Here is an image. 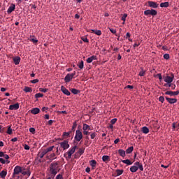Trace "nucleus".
Masks as SVG:
<instances>
[{
  "label": "nucleus",
  "instance_id": "6",
  "mask_svg": "<svg viewBox=\"0 0 179 179\" xmlns=\"http://www.w3.org/2000/svg\"><path fill=\"white\" fill-rule=\"evenodd\" d=\"M145 16H149V15H151V16H156L157 15V11L155 9L151 10H146L144 11Z\"/></svg>",
  "mask_w": 179,
  "mask_h": 179
},
{
  "label": "nucleus",
  "instance_id": "49",
  "mask_svg": "<svg viewBox=\"0 0 179 179\" xmlns=\"http://www.w3.org/2000/svg\"><path fill=\"white\" fill-rule=\"evenodd\" d=\"M63 136H64V138H68V137H69L71 136L69 135V133L64 132V133H63Z\"/></svg>",
  "mask_w": 179,
  "mask_h": 179
},
{
  "label": "nucleus",
  "instance_id": "55",
  "mask_svg": "<svg viewBox=\"0 0 179 179\" xmlns=\"http://www.w3.org/2000/svg\"><path fill=\"white\" fill-rule=\"evenodd\" d=\"M176 125H177V123L176 122H173L172 124V129H173V130L176 129V128H177Z\"/></svg>",
  "mask_w": 179,
  "mask_h": 179
},
{
  "label": "nucleus",
  "instance_id": "5",
  "mask_svg": "<svg viewBox=\"0 0 179 179\" xmlns=\"http://www.w3.org/2000/svg\"><path fill=\"white\" fill-rule=\"evenodd\" d=\"M74 138L77 142H80V141L83 139V134H82V131H80V130L78 129L76 131V136Z\"/></svg>",
  "mask_w": 179,
  "mask_h": 179
},
{
  "label": "nucleus",
  "instance_id": "51",
  "mask_svg": "<svg viewBox=\"0 0 179 179\" xmlns=\"http://www.w3.org/2000/svg\"><path fill=\"white\" fill-rule=\"evenodd\" d=\"M115 122H117V118H114L110 120V124H112V125H114Z\"/></svg>",
  "mask_w": 179,
  "mask_h": 179
},
{
  "label": "nucleus",
  "instance_id": "14",
  "mask_svg": "<svg viewBox=\"0 0 179 179\" xmlns=\"http://www.w3.org/2000/svg\"><path fill=\"white\" fill-rule=\"evenodd\" d=\"M166 100L169 103V104H174L175 103H177V99H173L169 97H166Z\"/></svg>",
  "mask_w": 179,
  "mask_h": 179
},
{
  "label": "nucleus",
  "instance_id": "23",
  "mask_svg": "<svg viewBox=\"0 0 179 179\" xmlns=\"http://www.w3.org/2000/svg\"><path fill=\"white\" fill-rule=\"evenodd\" d=\"M83 153H85V149L80 148L78 152L75 154V156H76V155H79V157H80L82 155H83Z\"/></svg>",
  "mask_w": 179,
  "mask_h": 179
},
{
  "label": "nucleus",
  "instance_id": "24",
  "mask_svg": "<svg viewBox=\"0 0 179 179\" xmlns=\"http://www.w3.org/2000/svg\"><path fill=\"white\" fill-rule=\"evenodd\" d=\"M71 93H73V94H79V93H80V90H78L77 89L75 88H72L71 90Z\"/></svg>",
  "mask_w": 179,
  "mask_h": 179
},
{
  "label": "nucleus",
  "instance_id": "43",
  "mask_svg": "<svg viewBox=\"0 0 179 179\" xmlns=\"http://www.w3.org/2000/svg\"><path fill=\"white\" fill-rule=\"evenodd\" d=\"M7 134L8 135H12V134H13L12 128L10 127V126H9L8 128Z\"/></svg>",
  "mask_w": 179,
  "mask_h": 179
},
{
  "label": "nucleus",
  "instance_id": "11",
  "mask_svg": "<svg viewBox=\"0 0 179 179\" xmlns=\"http://www.w3.org/2000/svg\"><path fill=\"white\" fill-rule=\"evenodd\" d=\"M165 94H168L169 96H178L179 91L173 92V91H167L165 92Z\"/></svg>",
  "mask_w": 179,
  "mask_h": 179
},
{
  "label": "nucleus",
  "instance_id": "9",
  "mask_svg": "<svg viewBox=\"0 0 179 179\" xmlns=\"http://www.w3.org/2000/svg\"><path fill=\"white\" fill-rule=\"evenodd\" d=\"M61 91L62 92V93H64V94H66V96H71V92H69L68 89L64 87V85L61 86Z\"/></svg>",
  "mask_w": 179,
  "mask_h": 179
},
{
  "label": "nucleus",
  "instance_id": "62",
  "mask_svg": "<svg viewBox=\"0 0 179 179\" xmlns=\"http://www.w3.org/2000/svg\"><path fill=\"white\" fill-rule=\"evenodd\" d=\"M120 142V138H117L114 141V143L115 145H117V143H118Z\"/></svg>",
  "mask_w": 179,
  "mask_h": 179
},
{
  "label": "nucleus",
  "instance_id": "2",
  "mask_svg": "<svg viewBox=\"0 0 179 179\" xmlns=\"http://www.w3.org/2000/svg\"><path fill=\"white\" fill-rule=\"evenodd\" d=\"M76 148H78L76 145L73 146L72 148H70L68 152L64 154V157L66 159V160H69L72 157V155L73 153H75L76 150Z\"/></svg>",
  "mask_w": 179,
  "mask_h": 179
},
{
  "label": "nucleus",
  "instance_id": "60",
  "mask_svg": "<svg viewBox=\"0 0 179 179\" xmlns=\"http://www.w3.org/2000/svg\"><path fill=\"white\" fill-rule=\"evenodd\" d=\"M0 163H2V164H5L6 162H5V159H3V158H0Z\"/></svg>",
  "mask_w": 179,
  "mask_h": 179
},
{
  "label": "nucleus",
  "instance_id": "16",
  "mask_svg": "<svg viewBox=\"0 0 179 179\" xmlns=\"http://www.w3.org/2000/svg\"><path fill=\"white\" fill-rule=\"evenodd\" d=\"M20 60H21V59H20V57H19V56L15 57L13 59V61L15 65H19V64H20Z\"/></svg>",
  "mask_w": 179,
  "mask_h": 179
},
{
  "label": "nucleus",
  "instance_id": "35",
  "mask_svg": "<svg viewBox=\"0 0 179 179\" xmlns=\"http://www.w3.org/2000/svg\"><path fill=\"white\" fill-rule=\"evenodd\" d=\"M77 127H78V123H76V122H74L73 123L71 131H73V132H75V129H76Z\"/></svg>",
  "mask_w": 179,
  "mask_h": 179
},
{
  "label": "nucleus",
  "instance_id": "1",
  "mask_svg": "<svg viewBox=\"0 0 179 179\" xmlns=\"http://www.w3.org/2000/svg\"><path fill=\"white\" fill-rule=\"evenodd\" d=\"M56 166H58V162L52 163L50 164V174L49 175V177H51L52 179L55 178V176H57Z\"/></svg>",
  "mask_w": 179,
  "mask_h": 179
},
{
  "label": "nucleus",
  "instance_id": "52",
  "mask_svg": "<svg viewBox=\"0 0 179 179\" xmlns=\"http://www.w3.org/2000/svg\"><path fill=\"white\" fill-rule=\"evenodd\" d=\"M24 149H25V150H30V146L25 144L24 146Z\"/></svg>",
  "mask_w": 179,
  "mask_h": 179
},
{
  "label": "nucleus",
  "instance_id": "17",
  "mask_svg": "<svg viewBox=\"0 0 179 179\" xmlns=\"http://www.w3.org/2000/svg\"><path fill=\"white\" fill-rule=\"evenodd\" d=\"M31 114H34V115H36V114H38V113H40V108H34L31 110Z\"/></svg>",
  "mask_w": 179,
  "mask_h": 179
},
{
  "label": "nucleus",
  "instance_id": "19",
  "mask_svg": "<svg viewBox=\"0 0 179 179\" xmlns=\"http://www.w3.org/2000/svg\"><path fill=\"white\" fill-rule=\"evenodd\" d=\"M92 33H94V34H96V36H101V31L97 30V29H92Z\"/></svg>",
  "mask_w": 179,
  "mask_h": 179
},
{
  "label": "nucleus",
  "instance_id": "21",
  "mask_svg": "<svg viewBox=\"0 0 179 179\" xmlns=\"http://www.w3.org/2000/svg\"><path fill=\"white\" fill-rule=\"evenodd\" d=\"M118 153L120 155V156H121L122 157H125L126 155H125V150L120 149L118 150Z\"/></svg>",
  "mask_w": 179,
  "mask_h": 179
},
{
  "label": "nucleus",
  "instance_id": "15",
  "mask_svg": "<svg viewBox=\"0 0 179 179\" xmlns=\"http://www.w3.org/2000/svg\"><path fill=\"white\" fill-rule=\"evenodd\" d=\"M19 107H20L19 103H17L13 105H10L9 110H19Z\"/></svg>",
  "mask_w": 179,
  "mask_h": 179
},
{
  "label": "nucleus",
  "instance_id": "25",
  "mask_svg": "<svg viewBox=\"0 0 179 179\" xmlns=\"http://www.w3.org/2000/svg\"><path fill=\"white\" fill-rule=\"evenodd\" d=\"M6 174H8V172L3 170L1 172H0V177H1L2 178H5V177H6Z\"/></svg>",
  "mask_w": 179,
  "mask_h": 179
},
{
  "label": "nucleus",
  "instance_id": "30",
  "mask_svg": "<svg viewBox=\"0 0 179 179\" xmlns=\"http://www.w3.org/2000/svg\"><path fill=\"white\" fill-rule=\"evenodd\" d=\"M103 162H110V157L108 155H103L102 157Z\"/></svg>",
  "mask_w": 179,
  "mask_h": 179
},
{
  "label": "nucleus",
  "instance_id": "33",
  "mask_svg": "<svg viewBox=\"0 0 179 179\" xmlns=\"http://www.w3.org/2000/svg\"><path fill=\"white\" fill-rule=\"evenodd\" d=\"M21 173L22 174V176H28L29 177H30V174H31L30 171H23L22 170Z\"/></svg>",
  "mask_w": 179,
  "mask_h": 179
},
{
  "label": "nucleus",
  "instance_id": "39",
  "mask_svg": "<svg viewBox=\"0 0 179 179\" xmlns=\"http://www.w3.org/2000/svg\"><path fill=\"white\" fill-rule=\"evenodd\" d=\"M116 173H117V176H121L122 173H124V170L117 169Z\"/></svg>",
  "mask_w": 179,
  "mask_h": 179
},
{
  "label": "nucleus",
  "instance_id": "38",
  "mask_svg": "<svg viewBox=\"0 0 179 179\" xmlns=\"http://www.w3.org/2000/svg\"><path fill=\"white\" fill-rule=\"evenodd\" d=\"M138 75L140 76H143L144 75H146V71L142 69L141 71L139 72Z\"/></svg>",
  "mask_w": 179,
  "mask_h": 179
},
{
  "label": "nucleus",
  "instance_id": "41",
  "mask_svg": "<svg viewBox=\"0 0 179 179\" xmlns=\"http://www.w3.org/2000/svg\"><path fill=\"white\" fill-rule=\"evenodd\" d=\"M44 94H41V93H37L35 94V98L36 99H40V97H43Z\"/></svg>",
  "mask_w": 179,
  "mask_h": 179
},
{
  "label": "nucleus",
  "instance_id": "46",
  "mask_svg": "<svg viewBox=\"0 0 179 179\" xmlns=\"http://www.w3.org/2000/svg\"><path fill=\"white\" fill-rule=\"evenodd\" d=\"M29 132H31V134H33V135H34V134H36V129H34V127L29 128Z\"/></svg>",
  "mask_w": 179,
  "mask_h": 179
},
{
  "label": "nucleus",
  "instance_id": "64",
  "mask_svg": "<svg viewBox=\"0 0 179 179\" xmlns=\"http://www.w3.org/2000/svg\"><path fill=\"white\" fill-rule=\"evenodd\" d=\"M85 171H86V173H90V167H87L85 169Z\"/></svg>",
  "mask_w": 179,
  "mask_h": 179
},
{
  "label": "nucleus",
  "instance_id": "36",
  "mask_svg": "<svg viewBox=\"0 0 179 179\" xmlns=\"http://www.w3.org/2000/svg\"><path fill=\"white\" fill-rule=\"evenodd\" d=\"M48 156L51 159H53V160H55V159H57V155L54 152L51 153L50 155H48Z\"/></svg>",
  "mask_w": 179,
  "mask_h": 179
},
{
  "label": "nucleus",
  "instance_id": "48",
  "mask_svg": "<svg viewBox=\"0 0 179 179\" xmlns=\"http://www.w3.org/2000/svg\"><path fill=\"white\" fill-rule=\"evenodd\" d=\"M159 101H160L161 103H164V96H159Z\"/></svg>",
  "mask_w": 179,
  "mask_h": 179
},
{
  "label": "nucleus",
  "instance_id": "29",
  "mask_svg": "<svg viewBox=\"0 0 179 179\" xmlns=\"http://www.w3.org/2000/svg\"><path fill=\"white\" fill-rule=\"evenodd\" d=\"M122 162L124 164H127V166H131L132 164V162L129 159H124V160H122Z\"/></svg>",
  "mask_w": 179,
  "mask_h": 179
},
{
  "label": "nucleus",
  "instance_id": "37",
  "mask_svg": "<svg viewBox=\"0 0 179 179\" xmlns=\"http://www.w3.org/2000/svg\"><path fill=\"white\" fill-rule=\"evenodd\" d=\"M78 66L80 68V69H83V67L85 66L83 61H81L80 63H78Z\"/></svg>",
  "mask_w": 179,
  "mask_h": 179
},
{
  "label": "nucleus",
  "instance_id": "50",
  "mask_svg": "<svg viewBox=\"0 0 179 179\" xmlns=\"http://www.w3.org/2000/svg\"><path fill=\"white\" fill-rule=\"evenodd\" d=\"M164 59H170V55L169 54L164 55Z\"/></svg>",
  "mask_w": 179,
  "mask_h": 179
},
{
  "label": "nucleus",
  "instance_id": "8",
  "mask_svg": "<svg viewBox=\"0 0 179 179\" xmlns=\"http://www.w3.org/2000/svg\"><path fill=\"white\" fill-rule=\"evenodd\" d=\"M20 173H22V167H20V166H16L14 168V172H13V175L17 176V174H19Z\"/></svg>",
  "mask_w": 179,
  "mask_h": 179
},
{
  "label": "nucleus",
  "instance_id": "3",
  "mask_svg": "<svg viewBox=\"0 0 179 179\" xmlns=\"http://www.w3.org/2000/svg\"><path fill=\"white\" fill-rule=\"evenodd\" d=\"M75 75H76V71H74L72 73H68L64 78V82L66 83H69V82L75 78Z\"/></svg>",
  "mask_w": 179,
  "mask_h": 179
},
{
  "label": "nucleus",
  "instance_id": "44",
  "mask_svg": "<svg viewBox=\"0 0 179 179\" xmlns=\"http://www.w3.org/2000/svg\"><path fill=\"white\" fill-rule=\"evenodd\" d=\"M90 136H91V139H94V138L97 136V133L96 132L91 133Z\"/></svg>",
  "mask_w": 179,
  "mask_h": 179
},
{
  "label": "nucleus",
  "instance_id": "22",
  "mask_svg": "<svg viewBox=\"0 0 179 179\" xmlns=\"http://www.w3.org/2000/svg\"><path fill=\"white\" fill-rule=\"evenodd\" d=\"M130 171L131 173H136L138 171V166H132L130 167Z\"/></svg>",
  "mask_w": 179,
  "mask_h": 179
},
{
  "label": "nucleus",
  "instance_id": "59",
  "mask_svg": "<svg viewBox=\"0 0 179 179\" xmlns=\"http://www.w3.org/2000/svg\"><path fill=\"white\" fill-rule=\"evenodd\" d=\"M6 160H9V155L4 154L3 157Z\"/></svg>",
  "mask_w": 179,
  "mask_h": 179
},
{
  "label": "nucleus",
  "instance_id": "7",
  "mask_svg": "<svg viewBox=\"0 0 179 179\" xmlns=\"http://www.w3.org/2000/svg\"><path fill=\"white\" fill-rule=\"evenodd\" d=\"M59 145H60V148H62L63 150H66V149H69V143L66 140H64L63 142L59 143Z\"/></svg>",
  "mask_w": 179,
  "mask_h": 179
},
{
  "label": "nucleus",
  "instance_id": "58",
  "mask_svg": "<svg viewBox=\"0 0 179 179\" xmlns=\"http://www.w3.org/2000/svg\"><path fill=\"white\" fill-rule=\"evenodd\" d=\"M157 76H158V78L159 80H162L163 79V77L162 76V73L157 74Z\"/></svg>",
  "mask_w": 179,
  "mask_h": 179
},
{
  "label": "nucleus",
  "instance_id": "32",
  "mask_svg": "<svg viewBox=\"0 0 179 179\" xmlns=\"http://www.w3.org/2000/svg\"><path fill=\"white\" fill-rule=\"evenodd\" d=\"M90 163L92 167H96V164H97V162L94 159L90 161Z\"/></svg>",
  "mask_w": 179,
  "mask_h": 179
},
{
  "label": "nucleus",
  "instance_id": "56",
  "mask_svg": "<svg viewBox=\"0 0 179 179\" xmlns=\"http://www.w3.org/2000/svg\"><path fill=\"white\" fill-rule=\"evenodd\" d=\"M110 31L113 33V34H115L117 33V31L114 29H109Z\"/></svg>",
  "mask_w": 179,
  "mask_h": 179
},
{
  "label": "nucleus",
  "instance_id": "28",
  "mask_svg": "<svg viewBox=\"0 0 179 179\" xmlns=\"http://www.w3.org/2000/svg\"><path fill=\"white\" fill-rule=\"evenodd\" d=\"M169 2H164L160 3L161 8H169Z\"/></svg>",
  "mask_w": 179,
  "mask_h": 179
},
{
  "label": "nucleus",
  "instance_id": "47",
  "mask_svg": "<svg viewBox=\"0 0 179 179\" xmlns=\"http://www.w3.org/2000/svg\"><path fill=\"white\" fill-rule=\"evenodd\" d=\"M138 169L141 170V171H143V165L142 164H140L138 166Z\"/></svg>",
  "mask_w": 179,
  "mask_h": 179
},
{
  "label": "nucleus",
  "instance_id": "45",
  "mask_svg": "<svg viewBox=\"0 0 179 179\" xmlns=\"http://www.w3.org/2000/svg\"><path fill=\"white\" fill-rule=\"evenodd\" d=\"M39 92H42V93H47V92H48V89H47V88H40Z\"/></svg>",
  "mask_w": 179,
  "mask_h": 179
},
{
  "label": "nucleus",
  "instance_id": "10",
  "mask_svg": "<svg viewBox=\"0 0 179 179\" xmlns=\"http://www.w3.org/2000/svg\"><path fill=\"white\" fill-rule=\"evenodd\" d=\"M148 6H150V8H159V3L155 2V1H148Z\"/></svg>",
  "mask_w": 179,
  "mask_h": 179
},
{
  "label": "nucleus",
  "instance_id": "42",
  "mask_svg": "<svg viewBox=\"0 0 179 179\" xmlns=\"http://www.w3.org/2000/svg\"><path fill=\"white\" fill-rule=\"evenodd\" d=\"M128 17L127 14H124L121 18V20L124 21L123 24L125 23V20H127V17Z\"/></svg>",
  "mask_w": 179,
  "mask_h": 179
},
{
  "label": "nucleus",
  "instance_id": "63",
  "mask_svg": "<svg viewBox=\"0 0 179 179\" xmlns=\"http://www.w3.org/2000/svg\"><path fill=\"white\" fill-rule=\"evenodd\" d=\"M83 135H89V131L87 130H83Z\"/></svg>",
  "mask_w": 179,
  "mask_h": 179
},
{
  "label": "nucleus",
  "instance_id": "26",
  "mask_svg": "<svg viewBox=\"0 0 179 179\" xmlns=\"http://www.w3.org/2000/svg\"><path fill=\"white\" fill-rule=\"evenodd\" d=\"M134 152V146L129 147L126 150V153L129 155V153H132Z\"/></svg>",
  "mask_w": 179,
  "mask_h": 179
},
{
  "label": "nucleus",
  "instance_id": "54",
  "mask_svg": "<svg viewBox=\"0 0 179 179\" xmlns=\"http://www.w3.org/2000/svg\"><path fill=\"white\" fill-rule=\"evenodd\" d=\"M31 83H38V79H34L31 81Z\"/></svg>",
  "mask_w": 179,
  "mask_h": 179
},
{
  "label": "nucleus",
  "instance_id": "27",
  "mask_svg": "<svg viewBox=\"0 0 179 179\" xmlns=\"http://www.w3.org/2000/svg\"><path fill=\"white\" fill-rule=\"evenodd\" d=\"M141 131L143 132V134H148L149 132V128H148V127H143L141 129Z\"/></svg>",
  "mask_w": 179,
  "mask_h": 179
},
{
  "label": "nucleus",
  "instance_id": "57",
  "mask_svg": "<svg viewBox=\"0 0 179 179\" xmlns=\"http://www.w3.org/2000/svg\"><path fill=\"white\" fill-rule=\"evenodd\" d=\"M64 178L62 177V174H59L56 176V179H63Z\"/></svg>",
  "mask_w": 179,
  "mask_h": 179
},
{
  "label": "nucleus",
  "instance_id": "34",
  "mask_svg": "<svg viewBox=\"0 0 179 179\" xmlns=\"http://www.w3.org/2000/svg\"><path fill=\"white\" fill-rule=\"evenodd\" d=\"M55 148V146H50L46 149H45V150H46V152L48 153L49 152H52L53 149Z\"/></svg>",
  "mask_w": 179,
  "mask_h": 179
},
{
  "label": "nucleus",
  "instance_id": "4",
  "mask_svg": "<svg viewBox=\"0 0 179 179\" xmlns=\"http://www.w3.org/2000/svg\"><path fill=\"white\" fill-rule=\"evenodd\" d=\"M164 82H166V83L169 84V87L171 86V83L173 80H174V74L173 73H171V76H167L166 77L164 78Z\"/></svg>",
  "mask_w": 179,
  "mask_h": 179
},
{
  "label": "nucleus",
  "instance_id": "53",
  "mask_svg": "<svg viewBox=\"0 0 179 179\" xmlns=\"http://www.w3.org/2000/svg\"><path fill=\"white\" fill-rule=\"evenodd\" d=\"M83 41L84 43H89V39H87L86 37L82 38Z\"/></svg>",
  "mask_w": 179,
  "mask_h": 179
},
{
  "label": "nucleus",
  "instance_id": "18",
  "mask_svg": "<svg viewBox=\"0 0 179 179\" xmlns=\"http://www.w3.org/2000/svg\"><path fill=\"white\" fill-rule=\"evenodd\" d=\"M47 151L45 150H43L41 152H38V156L41 159H43L45 155H47Z\"/></svg>",
  "mask_w": 179,
  "mask_h": 179
},
{
  "label": "nucleus",
  "instance_id": "20",
  "mask_svg": "<svg viewBox=\"0 0 179 179\" xmlns=\"http://www.w3.org/2000/svg\"><path fill=\"white\" fill-rule=\"evenodd\" d=\"M90 126H89L87 124H83V131H90Z\"/></svg>",
  "mask_w": 179,
  "mask_h": 179
},
{
  "label": "nucleus",
  "instance_id": "31",
  "mask_svg": "<svg viewBox=\"0 0 179 179\" xmlns=\"http://www.w3.org/2000/svg\"><path fill=\"white\" fill-rule=\"evenodd\" d=\"M24 92H25V93H29L33 92V90H31V87H24Z\"/></svg>",
  "mask_w": 179,
  "mask_h": 179
},
{
  "label": "nucleus",
  "instance_id": "40",
  "mask_svg": "<svg viewBox=\"0 0 179 179\" xmlns=\"http://www.w3.org/2000/svg\"><path fill=\"white\" fill-rule=\"evenodd\" d=\"M29 41H31V43H34V44H37V43H38V40H37V38H30Z\"/></svg>",
  "mask_w": 179,
  "mask_h": 179
},
{
  "label": "nucleus",
  "instance_id": "12",
  "mask_svg": "<svg viewBox=\"0 0 179 179\" xmlns=\"http://www.w3.org/2000/svg\"><path fill=\"white\" fill-rule=\"evenodd\" d=\"M15 8H16V6H15L14 3H11L10 6H9L8 10H7V13L8 14H10L11 13L13 12V10H15Z\"/></svg>",
  "mask_w": 179,
  "mask_h": 179
},
{
  "label": "nucleus",
  "instance_id": "61",
  "mask_svg": "<svg viewBox=\"0 0 179 179\" xmlns=\"http://www.w3.org/2000/svg\"><path fill=\"white\" fill-rule=\"evenodd\" d=\"M46 159H48V160H49V162H50V163H51V162H52V161L54 160L52 158L48 157V155L46 156Z\"/></svg>",
  "mask_w": 179,
  "mask_h": 179
},
{
  "label": "nucleus",
  "instance_id": "13",
  "mask_svg": "<svg viewBox=\"0 0 179 179\" xmlns=\"http://www.w3.org/2000/svg\"><path fill=\"white\" fill-rule=\"evenodd\" d=\"M96 59H97V56H92L90 57H88L87 59V64H92V62H93V61H96Z\"/></svg>",
  "mask_w": 179,
  "mask_h": 179
}]
</instances>
